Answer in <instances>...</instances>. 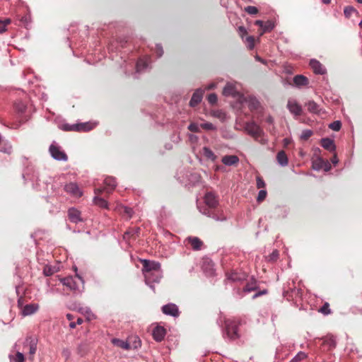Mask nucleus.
Here are the masks:
<instances>
[{"label":"nucleus","mask_w":362,"mask_h":362,"mask_svg":"<svg viewBox=\"0 0 362 362\" xmlns=\"http://www.w3.org/2000/svg\"><path fill=\"white\" fill-rule=\"evenodd\" d=\"M240 322L235 320L226 319L224 321L223 337L230 340H235L240 337L238 333Z\"/></svg>","instance_id":"1"},{"label":"nucleus","mask_w":362,"mask_h":362,"mask_svg":"<svg viewBox=\"0 0 362 362\" xmlns=\"http://www.w3.org/2000/svg\"><path fill=\"white\" fill-rule=\"evenodd\" d=\"M245 129L249 135L252 136L257 141L264 144L267 141L266 139L262 138L264 135L262 128L254 122H247L245 126Z\"/></svg>","instance_id":"2"},{"label":"nucleus","mask_w":362,"mask_h":362,"mask_svg":"<svg viewBox=\"0 0 362 362\" xmlns=\"http://www.w3.org/2000/svg\"><path fill=\"white\" fill-rule=\"evenodd\" d=\"M49 151L52 157L57 160L66 161L68 160L67 155L55 143H52L50 145Z\"/></svg>","instance_id":"3"},{"label":"nucleus","mask_w":362,"mask_h":362,"mask_svg":"<svg viewBox=\"0 0 362 362\" xmlns=\"http://www.w3.org/2000/svg\"><path fill=\"white\" fill-rule=\"evenodd\" d=\"M141 263L143 265V274L144 276H147L148 278H150L148 274L150 272H155L156 270L158 271V269H161L160 264L158 262L142 259Z\"/></svg>","instance_id":"4"},{"label":"nucleus","mask_w":362,"mask_h":362,"mask_svg":"<svg viewBox=\"0 0 362 362\" xmlns=\"http://www.w3.org/2000/svg\"><path fill=\"white\" fill-rule=\"evenodd\" d=\"M104 184H105V187L103 188L95 189V194H101L103 192H105L107 194H110L114 190V189L117 186L115 179L112 177H106L104 180Z\"/></svg>","instance_id":"5"},{"label":"nucleus","mask_w":362,"mask_h":362,"mask_svg":"<svg viewBox=\"0 0 362 362\" xmlns=\"http://www.w3.org/2000/svg\"><path fill=\"white\" fill-rule=\"evenodd\" d=\"M150 278H148L147 276H144L145 282L147 285H149L150 287L154 289V286L151 285L152 283H158L163 277V272L161 269L156 270L155 272H151L149 274Z\"/></svg>","instance_id":"6"},{"label":"nucleus","mask_w":362,"mask_h":362,"mask_svg":"<svg viewBox=\"0 0 362 362\" xmlns=\"http://www.w3.org/2000/svg\"><path fill=\"white\" fill-rule=\"evenodd\" d=\"M286 107L289 112L295 117H298L302 115V107L296 100L288 99Z\"/></svg>","instance_id":"7"},{"label":"nucleus","mask_w":362,"mask_h":362,"mask_svg":"<svg viewBox=\"0 0 362 362\" xmlns=\"http://www.w3.org/2000/svg\"><path fill=\"white\" fill-rule=\"evenodd\" d=\"M64 190L74 197H81L83 194L82 191L75 182H70L64 186Z\"/></svg>","instance_id":"8"},{"label":"nucleus","mask_w":362,"mask_h":362,"mask_svg":"<svg viewBox=\"0 0 362 362\" xmlns=\"http://www.w3.org/2000/svg\"><path fill=\"white\" fill-rule=\"evenodd\" d=\"M162 312L167 315L178 317L180 315L178 307L174 303H168L162 307Z\"/></svg>","instance_id":"9"},{"label":"nucleus","mask_w":362,"mask_h":362,"mask_svg":"<svg viewBox=\"0 0 362 362\" xmlns=\"http://www.w3.org/2000/svg\"><path fill=\"white\" fill-rule=\"evenodd\" d=\"M62 283L68 289L73 291H79V286L78 282L72 276H67L61 279Z\"/></svg>","instance_id":"10"},{"label":"nucleus","mask_w":362,"mask_h":362,"mask_svg":"<svg viewBox=\"0 0 362 362\" xmlns=\"http://www.w3.org/2000/svg\"><path fill=\"white\" fill-rule=\"evenodd\" d=\"M185 243L189 244L193 250H200L204 245L203 242L197 237L189 236L187 238Z\"/></svg>","instance_id":"11"},{"label":"nucleus","mask_w":362,"mask_h":362,"mask_svg":"<svg viewBox=\"0 0 362 362\" xmlns=\"http://www.w3.org/2000/svg\"><path fill=\"white\" fill-rule=\"evenodd\" d=\"M204 203L210 209H216L218 204L216 196L212 192H207L204 196Z\"/></svg>","instance_id":"12"},{"label":"nucleus","mask_w":362,"mask_h":362,"mask_svg":"<svg viewBox=\"0 0 362 362\" xmlns=\"http://www.w3.org/2000/svg\"><path fill=\"white\" fill-rule=\"evenodd\" d=\"M202 269L208 276H212L214 274V264L209 258L202 259Z\"/></svg>","instance_id":"13"},{"label":"nucleus","mask_w":362,"mask_h":362,"mask_svg":"<svg viewBox=\"0 0 362 362\" xmlns=\"http://www.w3.org/2000/svg\"><path fill=\"white\" fill-rule=\"evenodd\" d=\"M223 95L226 97L231 96L235 98L239 95V92L236 90L235 85L228 83L223 90Z\"/></svg>","instance_id":"14"},{"label":"nucleus","mask_w":362,"mask_h":362,"mask_svg":"<svg viewBox=\"0 0 362 362\" xmlns=\"http://www.w3.org/2000/svg\"><path fill=\"white\" fill-rule=\"evenodd\" d=\"M166 334L165 329L161 326H156L153 329V337L156 341H161Z\"/></svg>","instance_id":"15"},{"label":"nucleus","mask_w":362,"mask_h":362,"mask_svg":"<svg viewBox=\"0 0 362 362\" xmlns=\"http://www.w3.org/2000/svg\"><path fill=\"white\" fill-rule=\"evenodd\" d=\"M68 216L70 221H71L72 223H77L78 222L82 221L81 212L75 208H71L69 209Z\"/></svg>","instance_id":"16"},{"label":"nucleus","mask_w":362,"mask_h":362,"mask_svg":"<svg viewBox=\"0 0 362 362\" xmlns=\"http://www.w3.org/2000/svg\"><path fill=\"white\" fill-rule=\"evenodd\" d=\"M310 66L313 71L317 74H324L326 72V69L322 64L316 59H311L310 62Z\"/></svg>","instance_id":"17"},{"label":"nucleus","mask_w":362,"mask_h":362,"mask_svg":"<svg viewBox=\"0 0 362 362\" xmlns=\"http://www.w3.org/2000/svg\"><path fill=\"white\" fill-rule=\"evenodd\" d=\"M322 346L327 350L334 349L336 346L335 338L332 335H327L322 339Z\"/></svg>","instance_id":"18"},{"label":"nucleus","mask_w":362,"mask_h":362,"mask_svg":"<svg viewBox=\"0 0 362 362\" xmlns=\"http://www.w3.org/2000/svg\"><path fill=\"white\" fill-rule=\"evenodd\" d=\"M203 93L204 91L202 89H197L195 90L189 101V105L191 107H195L202 101Z\"/></svg>","instance_id":"19"},{"label":"nucleus","mask_w":362,"mask_h":362,"mask_svg":"<svg viewBox=\"0 0 362 362\" xmlns=\"http://www.w3.org/2000/svg\"><path fill=\"white\" fill-rule=\"evenodd\" d=\"M321 146L326 150L333 152L336 149L334 140L329 138H323L320 141Z\"/></svg>","instance_id":"20"},{"label":"nucleus","mask_w":362,"mask_h":362,"mask_svg":"<svg viewBox=\"0 0 362 362\" xmlns=\"http://www.w3.org/2000/svg\"><path fill=\"white\" fill-rule=\"evenodd\" d=\"M39 309V305L37 303H30L25 305L22 310L23 316L30 315L34 314Z\"/></svg>","instance_id":"21"},{"label":"nucleus","mask_w":362,"mask_h":362,"mask_svg":"<svg viewBox=\"0 0 362 362\" xmlns=\"http://www.w3.org/2000/svg\"><path fill=\"white\" fill-rule=\"evenodd\" d=\"M221 161L224 165L230 166L238 164L239 158L235 155L225 156L222 158Z\"/></svg>","instance_id":"22"},{"label":"nucleus","mask_w":362,"mask_h":362,"mask_svg":"<svg viewBox=\"0 0 362 362\" xmlns=\"http://www.w3.org/2000/svg\"><path fill=\"white\" fill-rule=\"evenodd\" d=\"M115 210L121 215L126 216L127 218H130L133 214L132 209L123 205H118Z\"/></svg>","instance_id":"23"},{"label":"nucleus","mask_w":362,"mask_h":362,"mask_svg":"<svg viewBox=\"0 0 362 362\" xmlns=\"http://www.w3.org/2000/svg\"><path fill=\"white\" fill-rule=\"evenodd\" d=\"M246 278V274L245 273H239L237 272H232L230 274H228L227 279L232 281H244Z\"/></svg>","instance_id":"24"},{"label":"nucleus","mask_w":362,"mask_h":362,"mask_svg":"<svg viewBox=\"0 0 362 362\" xmlns=\"http://www.w3.org/2000/svg\"><path fill=\"white\" fill-rule=\"evenodd\" d=\"M305 106L307 107L308 112L310 113L318 115L321 112L320 106L313 100H309L305 103Z\"/></svg>","instance_id":"25"},{"label":"nucleus","mask_w":362,"mask_h":362,"mask_svg":"<svg viewBox=\"0 0 362 362\" xmlns=\"http://www.w3.org/2000/svg\"><path fill=\"white\" fill-rule=\"evenodd\" d=\"M293 83L297 87L305 86L308 84V79L303 75H296L293 78Z\"/></svg>","instance_id":"26"},{"label":"nucleus","mask_w":362,"mask_h":362,"mask_svg":"<svg viewBox=\"0 0 362 362\" xmlns=\"http://www.w3.org/2000/svg\"><path fill=\"white\" fill-rule=\"evenodd\" d=\"M150 59L149 57H146L145 59H140L136 65V71L141 72L146 69L148 67Z\"/></svg>","instance_id":"27"},{"label":"nucleus","mask_w":362,"mask_h":362,"mask_svg":"<svg viewBox=\"0 0 362 362\" xmlns=\"http://www.w3.org/2000/svg\"><path fill=\"white\" fill-rule=\"evenodd\" d=\"M112 342L114 345L125 350H129L132 349L130 342H129L128 341H123L122 339L115 338L112 339Z\"/></svg>","instance_id":"28"},{"label":"nucleus","mask_w":362,"mask_h":362,"mask_svg":"<svg viewBox=\"0 0 362 362\" xmlns=\"http://www.w3.org/2000/svg\"><path fill=\"white\" fill-rule=\"evenodd\" d=\"M276 160L278 163L281 166H286L288 165V158L284 151H281L277 153Z\"/></svg>","instance_id":"29"},{"label":"nucleus","mask_w":362,"mask_h":362,"mask_svg":"<svg viewBox=\"0 0 362 362\" xmlns=\"http://www.w3.org/2000/svg\"><path fill=\"white\" fill-rule=\"evenodd\" d=\"M25 341L29 345V354L34 355L37 350V341L32 337H27Z\"/></svg>","instance_id":"30"},{"label":"nucleus","mask_w":362,"mask_h":362,"mask_svg":"<svg viewBox=\"0 0 362 362\" xmlns=\"http://www.w3.org/2000/svg\"><path fill=\"white\" fill-rule=\"evenodd\" d=\"M202 154L206 159L210 160L211 161H214L217 158L216 156L214 153V152L206 146H204L202 148Z\"/></svg>","instance_id":"31"},{"label":"nucleus","mask_w":362,"mask_h":362,"mask_svg":"<svg viewBox=\"0 0 362 362\" xmlns=\"http://www.w3.org/2000/svg\"><path fill=\"white\" fill-rule=\"evenodd\" d=\"M247 102L248 103V107L251 110H257L259 107V102L255 97L250 96L247 98Z\"/></svg>","instance_id":"32"},{"label":"nucleus","mask_w":362,"mask_h":362,"mask_svg":"<svg viewBox=\"0 0 362 362\" xmlns=\"http://www.w3.org/2000/svg\"><path fill=\"white\" fill-rule=\"evenodd\" d=\"M93 202L95 203V205H97L101 208H104V209L108 208L107 202L105 199H104L103 198L99 197L98 196H95L93 198Z\"/></svg>","instance_id":"33"},{"label":"nucleus","mask_w":362,"mask_h":362,"mask_svg":"<svg viewBox=\"0 0 362 362\" xmlns=\"http://www.w3.org/2000/svg\"><path fill=\"white\" fill-rule=\"evenodd\" d=\"M128 341L130 342L132 348L134 349H137L141 346V341L137 336L130 337Z\"/></svg>","instance_id":"34"},{"label":"nucleus","mask_w":362,"mask_h":362,"mask_svg":"<svg viewBox=\"0 0 362 362\" xmlns=\"http://www.w3.org/2000/svg\"><path fill=\"white\" fill-rule=\"evenodd\" d=\"M211 218L214 219L216 221H223L226 220V216L223 214V213L221 211L214 210Z\"/></svg>","instance_id":"35"},{"label":"nucleus","mask_w":362,"mask_h":362,"mask_svg":"<svg viewBox=\"0 0 362 362\" xmlns=\"http://www.w3.org/2000/svg\"><path fill=\"white\" fill-rule=\"evenodd\" d=\"M274 28V24L272 21H267L264 23V25L260 32V35H262L264 33L272 30Z\"/></svg>","instance_id":"36"},{"label":"nucleus","mask_w":362,"mask_h":362,"mask_svg":"<svg viewBox=\"0 0 362 362\" xmlns=\"http://www.w3.org/2000/svg\"><path fill=\"white\" fill-rule=\"evenodd\" d=\"M257 288L256 281L252 279V281L247 284V285L244 287L243 291L245 293H249L252 291H255Z\"/></svg>","instance_id":"37"},{"label":"nucleus","mask_w":362,"mask_h":362,"mask_svg":"<svg viewBox=\"0 0 362 362\" xmlns=\"http://www.w3.org/2000/svg\"><path fill=\"white\" fill-rule=\"evenodd\" d=\"M88 351V346L86 342H82L78 345L77 353L80 356H84Z\"/></svg>","instance_id":"38"},{"label":"nucleus","mask_w":362,"mask_h":362,"mask_svg":"<svg viewBox=\"0 0 362 362\" xmlns=\"http://www.w3.org/2000/svg\"><path fill=\"white\" fill-rule=\"evenodd\" d=\"M198 208H199V211L202 214H204L208 217H210V218H211L213 212L215 210V209H210L207 206H203V207L198 206Z\"/></svg>","instance_id":"39"},{"label":"nucleus","mask_w":362,"mask_h":362,"mask_svg":"<svg viewBox=\"0 0 362 362\" xmlns=\"http://www.w3.org/2000/svg\"><path fill=\"white\" fill-rule=\"evenodd\" d=\"M77 126H78V132H88L93 128V126L88 122L77 124Z\"/></svg>","instance_id":"40"},{"label":"nucleus","mask_w":362,"mask_h":362,"mask_svg":"<svg viewBox=\"0 0 362 362\" xmlns=\"http://www.w3.org/2000/svg\"><path fill=\"white\" fill-rule=\"evenodd\" d=\"M15 109L17 112L23 113L26 110V105L21 100H18L15 103Z\"/></svg>","instance_id":"41"},{"label":"nucleus","mask_w":362,"mask_h":362,"mask_svg":"<svg viewBox=\"0 0 362 362\" xmlns=\"http://www.w3.org/2000/svg\"><path fill=\"white\" fill-rule=\"evenodd\" d=\"M344 13L346 18H349L353 13H358V11L353 6H349L344 8Z\"/></svg>","instance_id":"42"},{"label":"nucleus","mask_w":362,"mask_h":362,"mask_svg":"<svg viewBox=\"0 0 362 362\" xmlns=\"http://www.w3.org/2000/svg\"><path fill=\"white\" fill-rule=\"evenodd\" d=\"M307 357V354L303 351H299L291 361V362H299Z\"/></svg>","instance_id":"43"},{"label":"nucleus","mask_w":362,"mask_h":362,"mask_svg":"<svg viewBox=\"0 0 362 362\" xmlns=\"http://www.w3.org/2000/svg\"><path fill=\"white\" fill-rule=\"evenodd\" d=\"M317 162L323 165L322 169H324L325 171L327 172L331 169V165L327 160H325L321 158H318Z\"/></svg>","instance_id":"44"},{"label":"nucleus","mask_w":362,"mask_h":362,"mask_svg":"<svg viewBox=\"0 0 362 362\" xmlns=\"http://www.w3.org/2000/svg\"><path fill=\"white\" fill-rule=\"evenodd\" d=\"M320 312L324 315L330 314L331 310L329 309V304L328 303H325L324 305L320 308Z\"/></svg>","instance_id":"45"},{"label":"nucleus","mask_w":362,"mask_h":362,"mask_svg":"<svg viewBox=\"0 0 362 362\" xmlns=\"http://www.w3.org/2000/svg\"><path fill=\"white\" fill-rule=\"evenodd\" d=\"M341 123L340 121H338V120L332 122L329 125V127L334 131H339L341 129Z\"/></svg>","instance_id":"46"},{"label":"nucleus","mask_w":362,"mask_h":362,"mask_svg":"<svg viewBox=\"0 0 362 362\" xmlns=\"http://www.w3.org/2000/svg\"><path fill=\"white\" fill-rule=\"evenodd\" d=\"M267 194V192L266 190L261 189L258 193V195L257 197V201L258 202H262V201H264L265 199Z\"/></svg>","instance_id":"47"},{"label":"nucleus","mask_w":362,"mask_h":362,"mask_svg":"<svg viewBox=\"0 0 362 362\" xmlns=\"http://www.w3.org/2000/svg\"><path fill=\"white\" fill-rule=\"evenodd\" d=\"M78 126H77V124H64L63 129L65 131L78 132Z\"/></svg>","instance_id":"48"},{"label":"nucleus","mask_w":362,"mask_h":362,"mask_svg":"<svg viewBox=\"0 0 362 362\" xmlns=\"http://www.w3.org/2000/svg\"><path fill=\"white\" fill-rule=\"evenodd\" d=\"M313 135V131L310 129H305L302 132L301 139L306 140L309 139Z\"/></svg>","instance_id":"49"},{"label":"nucleus","mask_w":362,"mask_h":362,"mask_svg":"<svg viewBox=\"0 0 362 362\" xmlns=\"http://www.w3.org/2000/svg\"><path fill=\"white\" fill-rule=\"evenodd\" d=\"M245 11L247 13L251 14V15H255V14L257 13V12H258L257 8L255 6H248L245 7Z\"/></svg>","instance_id":"50"},{"label":"nucleus","mask_w":362,"mask_h":362,"mask_svg":"<svg viewBox=\"0 0 362 362\" xmlns=\"http://www.w3.org/2000/svg\"><path fill=\"white\" fill-rule=\"evenodd\" d=\"M279 257V252L278 250H274L269 256H268V261L274 262L276 261Z\"/></svg>","instance_id":"51"},{"label":"nucleus","mask_w":362,"mask_h":362,"mask_svg":"<svg viewBox=\"0 0 362 362\" xmlns=\"http://www.w3.org/2000/svg\"><path fill=\"white\" fill-rule=\"evenodd\" d=\"M200 127L206 130H214L216 129L215 126L210 122H205L200 124Z\"/></svg>","instance_id":"52"},{"label":"nucleus","mask_w":362,"mask_h":362,"mask_svg":"<svg viewBox=\"0 0 362 362\" xmlns=\"http://www.w3.org/2000/svg\"><path fill=\"white\" fill-rule=\"evenodd\" d=\"M199 127H201L198 124H197V123H191L188 126V129L190 132H199Z\"/></svg>","instance_id":"53"},{"label":"nucleus","mask_w":362,"mask_h":362,"mask_svg":"<svg viewBox=\"0 0 362 362\" xmlns=\"http://www.w3.org/2000/svg\"><path fill=\"white\" fill-rule=\"evenodd\" d=\"M207 100L210 104L214 105L216 103L218 100L217 95L215 93H211L209 95Z\"/></svg>","instance_id":"54"},{"label":"nucleus","mask_w":362,"mask_h":362,"mask_svg":"<svg viewBox=\"0 0 362 362\" xmlns=\"http://www.w3.org/2000/svg\"><path fill=\"white\" fill-rule=\"evenodd\" d=\"M245 41L248 44V47L252 49L255 46V38L253 36H248L246 37Z\"/></svg>","instance_id":"55"},{"label":"nucleus","mask_w":362,"mask_h":362,"mask_svg":"<svg viewBox=\"0 0 362 362\" xmlns=\"http://www.w3.org/2000/svg\"><path fill=\"white\" fill-rule=\"evenodd\" d=\"M256 180H257V188L261 189V188L265 187V185H266L265 182L261 177L257 176Z\"/></svg>","instance_id":"56"},{"label":"nucleus","mask_w":362,"mask_h":362,"mask_svg":"<svg viewBox=\"0 0 362 362\" xmlns=\"http://www.w3.org/2000/svg\"><path fill=\"white\" fill-rule=\"evenodd\" d=\"M14 361L15 362H25L24 355L22 353L18 351L16 353V357L14 358Z\"/></svg>","instance_id":"57"},{"label":"nucleus","mask_w":362,"mask_h":362,"mask_svg":"<svg viewBox=\"0 0 362 362\" xmlns=\"http://www.w3.org/2000/svg\"><path fill=\"white\" fill-rule=\"evenodd\" d=\"M43 272L45 276H49L52 275L54 273V270L53 269H52L50 267L46 266L44 268Z\"/></svg>","instance_id":"58"},{"label":"nucleus","mask_w":362,"mask_h":362,"mask_svg":"<svg viewBox=\"0 0 362 362\" xmlns=\"http://www.w3.org/2000/svg\"><path fill=\"white\" fill-rule=\"evenodd\" d=\"M79 312H81L82 314L87 315L88 316L92 315L91 310L88 308H81L79 309ZM90 319V317H88V320Z\"/></svg>","instance_id":"59"},{"label":"nucleus","mask_w":362,"mask_h":362,"mask_svg":"<svg viewBox=\"0 0 362 362\" xmlns=\"http://www.w3.org/2000/svg\"><path fill=\"white\" fill-rule=\"evenodd\" d=\"M313 168L316 170H319L320 169H322L323 168V165L322 164H320L317 162V159L315 160V161H313Z\"/></svg>","instance_id":"60"},{"label":"nucleus","mask_w":362,"mask_h":362,"mask_svg":"<svg viewBox=\"0 0 362 362\" xmlns=\"http://www.w3.org/2000/svg\"><path fill=\"white\" fill-rule=\"evenodd\" d=\"M156 53L158 57H160L163 54V47L160 45H156Z\"/></svg>","instance_id":"61"},{"label":"nucleus","mask_w":362,"mask_h":362,"mask_svg":"<svg viewBox=\"0 0 362 362\" xmlns=\"http://www.w3.org/2000/svg\"><path fill=\"white\" fill-rule=\"evenodd\" d=\"M62 355L66 358V359H68L71 356V351L69 349H64L62 351Z\"/></svg>","instance_id":"62"},{"label":"nucleus","mask_w":362,"mask_h":362,"mask_svg":"<svg viewBox=\"0 0 362 362\" xmlns=\"http://www.w3.org/2000/svg\"><path fill=\"white\" fill-rule=\"evenodd\" d=\"M21 23L27 26L28 23H30V20L28 17L24 16L21 19Z\"/></svg>","instance_id":"63"},{"label":"nucleus","mask_w":362,"mask_h":362,"mask_svg":"<svg viewBox=\"0 0 362 362\" xmlns=\"http://www.w3.org/2000/svg\"><path fill=\"white\" fill-rule=\"evenodd\" d=\"M5 23L0 20V33H4L6 30Z\"/></svg>","instance_id":"64"}]
</instances>
